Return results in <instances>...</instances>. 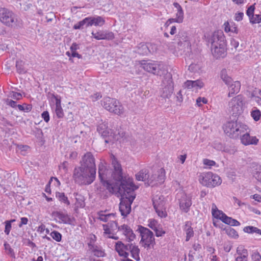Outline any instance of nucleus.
<instances>
[{
  "label": "nucleus",
  "instance_id": "nucleus-1",
  "mask_svg": "<svg viewBox=\"0 0 261 261\" xmlns=\"http://www.w3.org/2000/svg\"><path fill=\"white\" fill-rule=\"evenodd\" d=\"M131 180H100V185L113 194L120 196L119 211L127 216L131 211V204L136 197L135 191L138 188Z\"/></svg>",
  "mask_w": 261,
  "mask_h": 261
},
{
  "label": "nucleus",
  "instance_id": "nucleus-2",
  "mask_svg": "<svg viewBox=\"0 0 261 261\" xmlns=\"http://www.w3.org/2000/svg\"><path fill=\"white\" fill-rule=\"evenodd\" d=\"M95 158L91 152H87L82 156L80 166L75 167L73 177L74 179H95L96 165Z\"/></svg>",
  "mask_w": 261,
  "mask_h": 261
},
{
  "label": "nucleus",
  "instance_id": "nucleus-3",
  "mask_svg": "<svg viewBox=\"0 0 261 261\" xmlns=\"http://www.w3.org/2000/svg\"><path fill=\"white\" fill-rule=\"evenodd\" d=\"M208 42L211 44V49L214 56L217 58L225 57L226 51V40L221 30L215 31L209 38Z\"/></svg>",
  "mask_w": 261,
  "mask_h": 261
},
{
  "label": "nucleus",
  "instance_id": "nucleus-4",
  "mask_svg": "<svg viewBox=\"0 0 261 261\" xmlns=\"http://www.w3.org/2000/svg\"><path fill=\"white\" fill-rule=\"evenodd\" d=\"M248 129L247 125L238 120L228 121L223 126L225 133L232 139L238 138L242 133H245Z\"/></svg>",
  "mask_w": 261,
  "mask_h": 261
},
{
  "label": "nucleus",
  "instance_id": "nucleus-5",
  "mask_svg": "<svg viewBox=\"0 0 261 261\" xmlns=\"http://www.w3.org/2000/svg\"><path fill=\"white\" fill-rule=\"evenodd\" d=\"M140 234V244L142 246L149 250L153 249L155 245V239L153 232L148 228L139 225L137 230Z\"/></svg>",
  "mask_w": 261,
  "mask_h": 261
},
{
  "label": "nucleus",
  "instance_id": "nucleus-6",
  "mask_svg": "<svg viewBox=\"0 0 261 261\" xmlns=\"http://www.w3.org/2000/svg\"><path fill=\"white\" fill-rule=\"evenodd\" d=\"M101 105L107 111L118 115L123 112V107L118 100L114 98L109 97L104 98L101 101Z\"/></svg>",
  "mask_w": 261,
  "mask_h": 261
},
{
  "label": "nucleus",
  "instance_id": "nucleus-7",
  "mask_svg": "<svg viewBox=\"0 0 261 261\" xmlns=\"http://www.w3.org/2000/svg\"><path fill=\"white\" fill-rule=\"evenodd\" d=\"M174 90L173 82L172 75L167 73L162 81V88L160 90V95L163 98H169Z\"/></svg>",
  "mask_w": 261,
  "mask_h": 261
},
{
  "label": "nucleus",
  "instance_id": "nucleus-8",
  "mask_svg": "<svg viewBox=\"0 0 261 261\" xmlns=\"http://www.w3.org/2000/svg\"><path fill=\"white\" fill-rule=\"evenodd\" d=\"M174 43L177 44V48L183 51H189L191 49V43L187 33L184 30H180L175 36Z\"/></svg>",
  "mask_w": 261,
  "mask_h": 261
},
{
  "label": "nucleus",
  "instance_id": "nucleus-9",
  "mask_svg": "<svg viewBox=\"0 0 261 261\" xmlns=\"http://www.w3.org/2000/svg\"><path fill=\"white\" fill-rule=\"evenodd\" d=\"M0 21L6 26L13 27L16 25L17 18L12 11L6 8H0Z\"/></svg>",
  "mask_w": 261,
  "mask_h": 261
},
{
  "label": "nucleus",
  "instance_id": "nucleus-10",
  "mask_svg": "<svg viewBox=\"0 0 261 261\" xmlns=\"http://www.w3.org/2000/svg\"><path fill=\"white\" fill-rule=\"evenodd\" d=\"M243 99L241 95L233 97L228 103L229 111L232 116L236 117L243 112Z\"/></svg>",
  "mask_w": 261,
  "mask_h": 261
},
{
  "label": "nucleus",
  "instance_id": "nucleus-11",
  "mask_svg": "<svg viewBox=\"0 0 261 261\" xmlns=\"http://www.w3.org/2000/svg\"><path fill=\"white\" fill-rule=\"evenodd\" d=\"M97 131L101 137L105 140L106 143L113 144L116 139L112 135L111 129L108 128L106 124L101 123L97 126Z\"/></svg>",
  "mask_w": 261,
  "mask_h": 261
},
{
  "label": "nucleus",
  "instance_id": "nucleus-12",
  "mask_svg": "<svg viewBox=\"0 0 261 261\" xmlns=\"http://www.w3.org/2000/svg\"><path fill=\"white\" fill-rule=\"evenodd\" d=\"M112 165L113 167V170H112L111 174L112 179H133L129 177L126 178V177L123 175L121 166L114 156H113L112 159Z\"/></svg>",
  "mask_w": 261,
  "mask_h": 261
},
{
  "label": "nucleus",
  "instance_id": "nucleus-13",
  "mask_svg": "<svg viewBox=\"0 0 261 261\" xmlns=\"http://www.w3.org/2000/svg\"><path fill=\"white\" fill-rule=\"evenodd\" d=\"M127 244H124L121 241H118L116 243L115 245V250L120 256L127 258L132 245L131 242Z\"/></svg>",
  "mask_w": 261,
  "mask_h": 261
},
{
  "label": "nucleus",
  "instance_id": "nucleus-14",
  "mask_svg": "<svg viewBox=\"0 0 261 261\" xmlns=\"http://www.w3.org/2000/svg\"><path fill=\"white\" fill-rule=\"evenodd\" d=\"M192 204L191 196L184 193H181L180 198L179 199V206L180 210L184 213H188Z\"/></svg>",
  "mask_w": 261,
  "mask_h": 261
},
{
  "label": "nucleus",
  "instance_id": "nucleus-15",
  "mask_svg": "<svg viewBox=\"0 0 261 261\" xmlns=\"http://www.w3.org/2000/svg\"><path fill=\"white\" fill-rule=\"evenodd\" d=\"M83 21L86 28L92 25L101 27L105 23L104 18L99 16H97L96 17H87L83 19Z\"/></svg>",
  "mask_w": 261,
  "mask_h": 261
},
{
  "label": "nucleus",
  "instance_id": "nucleus-16",
  "mask_svg": "<svg viewBox=\"0 0 261 261\" xmlns=\"http://www.w3.org/2000/svg\"><path fill=\"white\" fill-rule=\"evenodd\" d=\"M173 5L177 10L176 18L169 19L166 23V24L167 25H168L169 22V23H172V22H175L179 23L183 22L184 13L181 6L177 2H174Z\"/></svg>",
  "mask_w": 261,
  "mask_h": 261
},
{
  "label": "nucleus",
  "instance_id": "nucleus-17",
  "mask_svg": "<svg viewBox=\"0 0 261 261\" xmlns=\"http://www.w3.org/2000/svg\"><path fill=\"white\" fill-rule=\"evenodd\" d=\"M112 173V169L106 165V164L100 162L98 165L99 179L109 178Z\"/></svg>",
  "mask_w": 261,
  "mask_h": 261
},
{
  "label": "nucleus",
  "instance_id": "nucleus-18",
  "mask_svg": "<svg viewBox=\"0 0 261 261\" xmlns=\"http://www.w3.org/2000/svg\"><path fill=\"white\" fill-rule=\"evenodd\" d=\"M92 35L95 39L112 40L114 38V33L107 31H99L96 33L92 32Z\"/></svg>",
  "mask_w": 261,
  "mask_h": 261
},
{
  "label": "nucleus",
  "instance_id": "nucleus-19",
  "mask_svg": "<svg viewBox=\"0 0 261 261\" xmlns=\"http://www.w3.org/2000/svg\"><path fill=\"white\" fill-rule=\"evenodd\" d=\"M143 68L148 72H150L155 75H159L160 73V66L155 62H144L142 63Z\"/></svg>",
  "mask_w": 261,
  "mask_h": 261
},
{
  "label": "nucleus",
  "instance_id": "nucleus-20",
  "mask_svg": "<svg viewBox=\"0 0 261 261\" xmlns=\"http://www.w3.org/2000/svg\"><path fill=\"white\" fill-rule=\"evenodd\" d=\"M241 143L245 145H257L259 140L255 136H251L250 134L246 132L243 135L240 136Z\"/></svg>",
  "mask_w": 261,
  "mask_h": 261
},
{
  "label": "nucleus",
  "instance_id": "nucleus-21",
  "mask_svg": "<svg viewBox=\"0 0 261 261\" xmlns=\"http://www.w3.org/2000/svg\"><path fill=\"white\" fill-rule=\"evenodd\" d=\"M118 230L122 231L123 234L126 237L128 242H131L136 238V235L132 229L127 225L123 224L118 227Z\"/></svg>",
  "mask_w": 261,
  "mask_h": 261
},
{
  "label": "nucleus",
  "instance_id": "nucleus-22",
  "mask_svg": "<svg viewBox=\"0 0 261 261\" xmlns=\"http://www.w3.org/2000/svg\"><path fill=\"white\" fill-rule=\"evenodd\" d=\"M238 256L236 257V261H248V250L243 246H239L236 251Z\"/></svg>",
  "mask_w": 261,
  "mask_h": 261
},
{
  "label": "nucleus",
  "instance_id": "nucleus-23",
  "mask_svg": "<svg viewBox=\"0 0 261 261\" xmlns=\"http://www.w3.org/2000/svg\"><path fill=\"white\" fill-rule=\"evenodd\" d=\"M228 87V97H232L233 95L237 94L240 90L241 83L239 81L231 82Z\"/></svg>",
  "mask_w": 261,
  "mask_h": 261
},
{
  "label": "nucleus",
  "instance_id": "nucleus-24",
  "mask_svg": "<svg viewBox=\"0 0 261 261\" xmlns=\"http://www.w3.org/2000/svg\"><path fill=\"white\" fill-rule=\"evenodd\" d=\"M185 85L188 89L195 88L196 90L201 89L204 86L203 83L200 80L189 81L185 83Z\"/></svg>",
  "mask_w": 261,
  "mask_h": 261
},
{
  "label": "nucleus",
  "instance_id": "nucleus-25",
  "mask_svg": "<svg viewBox=\"0 0 261 261\" xmlns=\"http://www.w3.org/2000/svg\"><path fill=\"white\" fill-rule=\"evenodd\" d=\"M183 229L186 234V241L188 242L194 236V231L192 227V223L190 221H186Z\"/></svg>",
  "mask_w": 261,
  "mask_h": 261
},
{
  "label": "nucleus",
  "instance_id": "nucleus-26",
  "mask_svg": "<svg viewBox=\"0 0 261 261\" xmlns=\"http://www.w3.org/2000/svg\"><path fill=\"white\" fill-rule=\"evenodd\" d=\"M55 215L56 217L61 220V222L64 224H71L72 220L67 214L64 213L62 212H56Z\"/></svg>",
  "mask_w": 261,
  "mask_h": 261
},
{
  "label": "nucleus",
  "instance_id": "nucleus-27",
  "mask_svg": "<svg viewBox=\"0 0 261 261\" xmlns=\"http://www.w3.org/2000/svg\"><path fill=\"white\" fill-rule=\"evenodd\" d=\"M164 198L162 195L160 196H156L152 198L153 205L154 209H158V208L164 206L165 202Z\"/></svg>",
  "mask_w": 261,
  "mask_h": 261
},
{
  "label": "nucleus",
  "instance_id": "nucleus-28",
  "mask_svg": "<svg viewBox=\"0 0 261 261\" xmlns=\"http://www.w3.org/2000/svg\"><path fill=\"white\" fill-rule=\"evenodd\" d=\"M252 167L254 168L252 171L253 177L255 179H261V165L253 163L252 164Z\"/></svg>",
  "mask_w": 261,
  "mask_h": 261
},
{
  "label": "nucleus",
  "instance_id": "nucleus-29",
  "mask_svg": "<svg viewBox=\"0 0 261 261\" xmlns=\"http://www.w3.org/2000/svg\"><path fill=\"white\" fill-rule=\"evenodd\" d=\"M200 184L207 188H214L216 186H219L222 183V180H199Z\"/></svg>",
  "mask_w": 261,
  "mask_h": 261
},
{
  "label": "nucleus",
  "instance_id": "nucleus-30",
  "mask_svg": "<svg viewBox=\"0 0 261 261\" xmlns=\"http://www.w3.org/2000/svg\"><path fill=\"white\" fill-rule=\"evenodd\" d=\"M220 76L227 86H229L232 81L231 77L228 75L226 69H223L221 71Z\"/></svg>",
  "mask_w": 261,
  "mask_h": 261
},
{
  "label": "nucleus",
  "instance_id": "nucleus-31",
  "mask_svg": "<svg viewBox=\"0 0 261 261\" xmlns=\"http://www.w3.org/2000/svg\"><path fill=\"white\" fill-rule=\"evenodd\" d=\"M130 252L131 253L132 257L135 260H139L140 259V249L135 244L132 243Z\"/></svg>",
  "mask_w": 261,
  "mask_h": 261
},
{
  "label": "nucleus",
  "instance_id": "nucleus-32",
  "mask_svg": "<svg viewBox=\"0 0 261 261\" xmlns=\"http://www.w3.org/2000/svg\"><path fill=\"white\" fill-rule=\"evenodd\" d=\"M224 230L228 236L233 239H237L239 237V234L237 231L233 228H231L230 226H226L224 228Z\"/></svg>",
  "mask_w": 261,
  "mask_h": 261
},
{
  "label": "nucleus",
  "instance_id": "nucleus-33",
  "mask_svg": "<svg viewBox=\"0 0 261 261\" xmlns=\"http://www.w3.org/2000/svg\"><path fill=\"white\" fill-rule=\"evenodd\" d=\"M201 179H221L220 177L216 174L212 172H203L202 173Z\"/></svg>",
  "mask_w": 261,
  "mask_h": 261
},
{
  "label": "nucleus",
  "instance_id": "nucleus-34",
  "mask_svg": "<svg viewBox=\"0 0 261 261\" xmlns=\"http://www.w3.org/2000/svg\"><path fill=\"white\" fill-rule=\"evenodd\" d=\"M149 175L147 169H142L136 174V179H148Z\"/></svg>",
  "mask_w": 261,
  "mask_h": 261
},
{
  "label": "nucleus",
  "instance_id": "nucleus-35",
  "mask_svg": "<svg viewBox=\"0 0 261 261\" xmlns=\"http://www.w3.org/2000/svg\"><path fill=\"white\" fill-rule=\"evenodd\" d=\"M212 211L213 217L220 220H221V216H222L223 214H225L222 211L219 210L214 203L212 204Z\"/></svg>",
  "mask_w": 261,
  "mask_h": 261
},
{
  "label": "nucleus",
  "instance_id": "nucleus-36",
  "mask_svg": "<svg viewBox=\"0 0 261 261\" xmlns=\"http://www.w3.org/2000/svg\"><path fill=\"white\" fill-rule=\"evenodd\" d=\"M56 196L58 200L61 202L66 204L67 205H70V202L68 200L67 197L65 196L64 193L57 192Z\"/></svg>",
  "mask_w": 261,
  "mask_h": 261
},
{
  "label": "nucleus",
  "instance_id": "nucleus-37",
  "mask_svg": "<svg viewBox=\"0 0 261 261\" xmlns=\"http://www.w3.org/2000/svg\"><path fill=\"white\" fill-rule=\"evenodd\" d=\"M138 53L142 55H147L149 54L147 43L145 44L140 43L139 44Z\"/></svg>",
  "mask_w": 261,
  "mask_h": 261
},
{
  "label": "nucleus",
  "instance_id": "nucleus-38",
  "mask_svg": "<svg viewBox=\"0 0 261 261\" xmlns=\"http://www.w3.org/2000/svg\"><path fill=\"white\" fill-rule=\"evenodd\" d=\"M16 68L17 72L19 74H24L26 72V70L24 67V62L21 60L16 61Z\"/></svg>",
  "mask_w": 261,
  "mask_h": 261
},
{
  "label": "nucleus",
  "instance_id": "nucleus-39",
  "mask_svg": "<svg viewBox=\"0 0 261 261\" xmlns=\"http://www.w3.org/2000/svg\"><path fill=\"white\" fill-rule=\"evenodd\" d=\"M154 179H166V172L164 168L160 169L157 173L154 174Z\"/></svg>",
  "mask_w": 261,
  "mask_h": 261
},
{
  "label": "nucleus",
  "instance_id": "nucleus-40",
  "mask_svg": "<svg viewBox=\"0 0 261 261\" xmlns=\"http://www.w3.org/2000/svg\"><path fill=\"white\" fill-rule=\"evenodd\" d=\"M4 246L6 253L12 257L15 258V255L14 251L13 249L11 247L10 245L7 242H5Z\"/></svg>",
  "mask_w": 261,
  "mask_h": 261
},
{
  "label": "nucleus",
  "instance_id": "nucleus-41",
  "mask_svg": "<svg viewBox=\"0 0 261 261\" xmlns=\"http://www.w3.org/2000/svg\"><path fill=\"white\" fill-rule=\"evenodd\" d=\"M17 108L20 111L29 112L32 110V105L31 104L23 103L22 105H18Z\"/></svg>",
  "mask_w": 261,
  "mask_h": 261
},
{
  "label": "nucleus",
  "instance_id": "nucleus-42",
  "mask_svg": "<svg viewBox=\"0 0 261 261\" xmlns=\"http://www.w3.org/2000/svg\"><path fill=\"white\" fill-rule=\"evenodd\" d=\"M50 99L52 101H53L54 100H55L56 107H61V98L60 96L55 95V94H51Z\"/></svg>",
  "mask_w": 261,
  "mask_h": 261
},
{
  "label": "nucleus",
  "instance_id": "nucleus-43",
  "mask_svg": "<svg viewBox=\"0 0 261 261\" xmlns=\"http://www.w3.org/2000/svg\"><path fill=\"white\" fill-rule=\"evenodd\" d=\"M17 178H18V173L15 172L11 173L5 171V173L3 175V179H15Z\"/></svg>",
  "mask_w": 261,
  "mask_h": 261
},
{
  "label": "nucleus",
  "instance_id": "nucleus-44",
  "mask_svg": "<svg viewBox=\"0 0 261 261\" xmlns=\"http://www.w3.org/2000/svg\"><path fill=\"white\" fill-rule=\"evenodd\" d=\"M115 214L111 213L108 214H100L99 215V219L103 222H108V221L111 220V217H114L115 216Z\"/></svg>",
  "mask_w": 261,
  "mask_h": 261
},
{
  "label": "nucleus",
  "instance_id": "nucleus-45",
  "mask_svg": "<svg viewBox=\"0 0 261 261\" xmlns=\"http://www.w3.org/2000/svg\"><path fill=\"white\" fill-rule=\"evenodd\" d=\"M251 115L254 121H257L260 118L261 112L259 110L256 109L255 110L252 111Z\"/></svg>",
  "mask_w": 261,
  "mask_h": 261
},
{
  "label": "nucleus",
  "instance_id": "nucleus-46",
  "mask_svg": "<svg viewBox=\"0 0 261 261\" xmlns=\"http://www.w3.org/2000/svg\"><path fill=\"white\" fill-rule=\"evenodd\" d=\"M69 163L67 161H64L59 166V169L61 172L66 173L68 171V166Z\"/></svg>",
  "mask_w": 261,
  "mask_h": 261
},
{
  "label": "nucleus",
  "instance_id": "nucleus-47",
  "mask_svg": "<svg viewBox=\"0 0 261 261\" xmlns=\"http://www.w3.org/2000/svg\"><path fill=\"white\" fill-rule=\"evenodd\" d=\"M50 235L57 242H60L62 240V234L57 231H52Z\"/></svg>",
  "mask_w": 261,
  "mask_h": 261
},
{
  "label": "nucleus",
  "instance_id": "nucleus-48",
  "mask_svg": "<svg viewBox=\"0 0 261 261\" xmlns=\"http://www.w3.org/2000/svg\"><path fill=\"white\" fill-rule=\"evenodd\" d=\"M155 210L158 215L161 218H165L167 216L164 207H161L158 208V209H155Z\"/></svg>",
  "mask_w": 261,
  "mask_h": 261
},
{
  "label": "nucleus",
  "instance_id": "nucleus-49",
  "mask_svg": "<svg viewBox=\"0 0 261 261\" xmlns=\"http://www.w3.org/2000/svg\"><path fill=\"white\" fill-rule=\"evenodd\" d=\"M251 24L259 23L261 22V14H254V17L249 19Z\"/></svg>",
  "mask_w": 261,
  "mask_h": 261
},
{
  "label": "nucleus",
  "instance_id": "nucleus-50",
  "mask_svg": "<svg viewBox=\"0 0 261 261\" xmlns=\"http://www.w3.org/2000/svg\"><path fill=\"white\" fill-rule=\"evenodd\" d=\"M254 5H252L250 6L246 10V14L249 17V18H251V17H254V10H255V6Z\"/></svg>",
  "mask_w": 261,
  "mask_h": 261
},
{
  "label": "nucleus",
  "instance_id": "nucleus-51",
  "mask_svg": "<svg viewBox=\"0 0 261 261\" xmlns=\"http://www.w3.org/2000/svg\"><path fill=\"white\" fill-rule=\"evenodd\" d=\"M14 221V219L5 221V228L4 232L7 235H8L10 232L11 229V223Z\"/></svg>",
  "mask_w": 261,
  "mask_h": 261
},
{
  "label": "nucleus",
  "instance_id": "nucleus-52",
  "mask_svg": "<svg viewBox=\"0 0 261 261\" xmlns=\"http://www.w3.org/2000/svg\"><path fill=\"white\" fill-rule=\"evenodd\" d=\"M148 48V54H153L158 49L157 45L152 43H147Z\"/></svg>",
  "mask_w": 261,
  "mask_h": 261
},
{
  "label": "nucleus",
  "instance_id": "nucleus-53",
  "mask_svg": "<svg viewBox=\"0 0 261 261\" xmlns=\"http://www.w3.org/2000/svg\"><path fill=\"white\" fill-rule=\"evenodd\" d=\"M154 231L157 237H162L166 233V231L164 230L163 228L160 225H159Z\"/></svg>",
  "mask_w": 261,
  "mask_h": 261
},
{
  "label": "nucleus",
  "instance_id": "nucleus-54",
  "mask_svg": "<svg viewBox=\"0 0 261 261\" xmlns=\"http://www.w3.org/2000/svg\"><path fill=\"white\" fill-rule=\"evenodd\" d=\"M107 226L109 227L112 230H115L116 229L118 230V227L119 226H118V224L115 220H110V222H109L107 224Z\"/></svg>",
  "mask_w": 261,
  "mask_h": 261
},
{
  "label": "nucleus",
  "instance_id": "nucleus-55",
  "mask_svg": "<svg viewBox=\"0 0 261 261\" xmlns=\"http://www.w3.org/2000/svg\"><path fill=\"white\" fill-rule=\"evenodd\" d=\"M159 225L156 220L154 219H149L148 220V226L152 230H154Z\"/></svg>",
  "mask_w": 261,
  "mask_h": 261
},
{
  "label": "nucleus",
  "instance_id": "nucleus-56",
  "mask_svg": "<svg viewBox=\"0 0 261 261\" xmlns=\"http://www.w3.org/2000/svg\"><path fill=\"white\" fill-rule=\"evenodd\" d=\"M231 217H228L226 214H223L222 216H221V220L224 223L230 226L231 223Z\"/></svg>",
  "mask_w": 261,
  "mask_h": 261
},
{
  "label": "nucleus",
  "instance_id": "nucleus-57",
  "mask_svg": "<svg viewBox=\"0 0 261 261\" xmlns=\"http://www.w3.org/2000/svg\"><path fill=\"white\" fill-rule=\"evenodd\" d=\"M230 45L232 47V50H233V49L234 48L235 50H237V48L239 47V42L235 39L231 38L230 39Z\"/></svg>",
  "mask_w": 261,
  "mask_h": 261
},
{
  "label": "nucleus",
  "instance_id": "nucleus-58",
  "mask_svg": "<svg viewBox=\"0 0 261 261\" xmlns=\"http://www.w3.org/2000/svg\"><path fill=\"white\" fill-rule=\"evenodd\" d=\"M203 163L204 165L211 167L216 165V163L214 161L211 160L207 159L203 160Z\"/></svg>",
  "mask_w": 261,
  "mask_h": 261
},
{
  "label": "nucleus",
  "instance_id": "nucleus-59",
  "mask_svg": "<svg viewBox=\"0 0 261 261\" xmlns=\"http://www.w3.org/2000/svg\"><path fill=\"white\" fill-rule=\"evenodd\" d=\"M55 112L58 118H61L64 116V113L62 107H56Z\"/></svg>",
  "mask_w": 261,
  "mask_h": 261
},
{
  "label": "nucleus",
  "instance_id": "nucleus-60",
  "mask_svg": "<svg viewBox=\"0 0 261 261\" xmlns=\"http://www.w3.org/2000/svg\"><path fill=\"white\" fill-rule=\"evenodd\" d=\"M41 117L45 122H48L50 120V116L47 111H45L41 114Z\"/></svg>",
  "mask_w": 261,
  "mask_h": 261
},
{
  "label": "nucleus",
  "instance_id": "nucleus-61",
  "mask_svg": "<svg viewBox=\"0 0 261 261\" xmlns=\"http://www.w3.org/2000/svg\"><path fill=\"white\" fill-rule=\"evenodd\" d=\"M254 229H255V227L248 226L245 227L243 229V231L246 233H252L254 232Z\"/></svg>",
  "mask_w": 261,
  "mask_h": 261
},
{
  "label": "nucleus",
  "instance_id": "nucleus-62",
  "mask_svg": "<svg viewBox=\"0 0 261 261\" xmlns=\"http://www.w3.org/2000/svg\"><path fill=\"white\" fill-rule=\"evenodd\" d=\"M83 23L84 22L83 21V20L79 21L77 23L73 25V29L74 30H82L84 27Z\"/></svg>",
  "mask_w": 261,
  "mask_h": 261
},
{
  "label": "nucleus",
  "instance_id": "nucleus-63",
  "mask_svg": "<svg viewBox=\"0 0 261 261\" xmlns=\"http://www.w3.org/2000/svg\"><path fill=\"white\" fill-rule=\"evenodd\" d=\"M76 203H75V205H76V207L83 208L85 206V204L84 201L83 200H82V199L79 200L77 198H76Z\"/></svg>",
  "mask_w": 261,
  "mask_h": 261
},
{
  "label": "nucleus",
  "instance_id": "nucleus-64",
  "mask_svg": "<svg viewBox=\"0 0 261 261\" xmlns=\"http://www.w3.org/2000/svg\"><path fill=\"white\" fill-rule=\"evenodd\" d=\"M252 258L254 261H261V255L258 252H256L252 254Z\"/></svg>",
  "mask_w": 261,
  "mask_h": 261
}]
</instances>
